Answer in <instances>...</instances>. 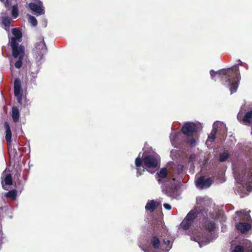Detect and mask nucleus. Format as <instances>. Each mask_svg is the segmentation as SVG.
I'll return each instance as SVG.
<instances>
[{
  "label": "nucleus",
  "instance_id": "obj_24",
  "mask_svg": "<svg viewBox=\"0 0 252 252\" xmlns=\"http://www.w3.org/2000/svg\"><path fill=\"white\" fill-rule=\"evenodd\" d=\"M11 16L14 19H16L18 17L19 15V9L18 8L17 5H14L12 7V9L11 11Z\"/></svg>",
  "mask_w": 252,
  "mask_h": 252
},
{
  "label": "nucleus",
  "instance_id": "obj_7",
  "mask_svg": "<svg viewBox=\"0 0 252 252\" xmlns=\"http://www.w3.org/2000/svg\"><path fill=\"white\" fill-rule=\"evenodd\" d=\"M173 181L174 180L172 179L169 180V182L164 183L161 185L162 191L168 196L172 198L179 199L180 193L178 188L173 186L172 183Z\"/></svg>",
  "mask_w": 252,
  "mask_h": 252
},
{
  "label": "nucleus",
  "instance_id": "obj_21",
  "mask_svg": "<svg viewBox=\"0 0 252 252\" xmlns=\"http://www.w3.org/2000/svg\"><path fill=\"white\" fill-rule=\"evenodd\" d=\"M11 116L14 123H17L19 120L20 112L17 107H13L11 111Z\"/></svg>",
  "mask_w": 252,
  "mask_h": 252
},
{
  "label": "nucleus",
  "instance_id": "obj_26",
  "mask_svg": "<svg viewBox=\"0 0 252 252\" xmlns=\"http://www.w3.org/2000/svg\"><path fill=\"white\" fill-rule=\"evenodd\" d=\"M17 192L15 189H12L9 191L6 195L7 197H10L13 199L16 198Z\"/></svg>",
  "mask_w": 252,
  "mask_h": 252
},
{
  "label": "nucleus",
  "instance_id": "obj_42",
  "mask_svg": "<svg viewBox=\"0 0 252 252\" xmlns=\"http://www.w3.org/2000/svg\"><path fill=\"white\" fill-rule=\"evenodd\" d=\"M4 0H0V1H1V2H3V1H4Z\"/></svg>",
  "mask_w": 252,
  "mask_h": 252
},
{
  "label": "nucleus",
  "instance_id": "obj_17",
  "mask_svg": "<svg viewBox=\"0 0 252 252\" xmlns=\"http://www.w3.org/2000/svg\"><path fill=\"white\" fill-rule=\"evenodd\" d=\"M7 13L6 11H2L0 14V20H1V26L6 31H9L10 25L11 22V19L7 15Z\"/></svg>",
  "mask_w": 252,
  "mask_h": 252
},
{
  "label": "nucleus",
  "instance_id": "obj_23",
  "mask_svg": "<svg viewBox=\"0 0 252 252\" xmlns=\"http://www.w3.org/2000/svg\"><path fill=\"white\" fill-rule=\"evenodd\" d=\"M12 33L14 37L12 38H15L16 41L19 40L22 36V32L20 30L17 28H13L12 29Z\"/></svg>",
  "mask_w": 252,
  "mask_h": 252
},
{
  "label": "nucleus",
  "instance_id": "obj_20",
  "mask_svg": "<svg viewBox=\"0 0 252 252\" xmlns=\"http://www.w3.org/2000/svg\"><path fill=\"white\" fill-rule=\"evenodd\" d=\"M158 202L155 201L154 200H149L145 206V209L146 210H149L150 212H153L158 207Z\"/></svg>",
  "mask_w": 252,
  "mask_h": 252
},
{
  "label": "nucleus",
  "instance_id": "obj_6",
  "mask_svg": "<svg viewBox=\"0 0 252 252\" xmlns=\"http://www.w3.org/2000/svg\"><path fill=\"white\" fill-rule=\"evenodd\" d=\"M47 52V48L43 38L36 43L33 49V53L38 65L41 64L44 60V56Z\"/></svg>",
  "mask_w": 252,
  "mask_h": 252
},
{
  "label": "nucleus",
  "instance_id": "obj_22",
  "mask_svg": "<svg viewBox=\"0 0 252 252\" xmlns=\"http://www.w3.org/2000/svg\"><path fill=\"white\" fill-rule=\"evenodd\" d=\"M4 184L2 182V186L3 189H6L5 186H10L12 184V177L10 174H7L4 180Z\"/></svg>",
  "mask_w": 252,
  "mask_h": 252
},
{
  "label": "nucleus",
  "instance_id": "obj_13",
  "mask_svg": "<svg viewBox=\"0 0 252 252\" xmlns=\"http://www.w3.org/2000/svg\"><path fill=\"white\" fill-rule=\"evenodd\" d=\"M196 131V126L193 123L188 122L184 124L182 128V131L185 135L192 136Z\"/></svg>",
  "mask_w": 252,
  "mask_h": 252
},
{
  "label": "nucleus",
  "instance_id": "obj_33",
  "mask_svg": "<svg viewBox=\"0 0 252 252\" xmlns=\"http://www.w3.org/2000/svg\"><path fill=\"white\" fill-rule=\"evenodd\" d=\"M189 145L191 147H193L195 145L196 141L194 138H191L189 142Z\"/></svg>",
  "mask_w": 252,
  "mask_h": 252
},
{
  "label": "nucleus",
  "instance_id": "obj_36",
  "mask_svg": "<svg viewBox=\"0 0 252 252\" xmlns=\"http://www.w3.org/2000/svg\"><path fill=\"white\" fill-rule=\"evenodd\" d=\"M243 107V106H242V107H241V110H240L238 114V115H237L238 119H239L243 115V113H242Z\"/></svg>",
  "mask_w": 252,
  "mask_h": 252
},
{
  "label": "nucleus",
  "instance_id": "obj_41",
  "mask_svg": "<svg viewBox=\"0 0 252 252\" xmlns=\"http://www.w3.org/2000/svg\"><path fill=\"white\" fill-rule=\"evenodd\" d=\"M15 147L18 148V145L16 144L15 147H14V149L15 150Z\"/></svg>",
  "mask_w": 252,
  "mask_h": 252
},
{
  "label": "nucleus",
  "instance_id": "obj_40",
  "mask_svg": "<svg viewBox=\"0 0 252 252\" xmlns=\"http://www.w3.org/2000/svg\"><path fill=\"white\" fill-rule=\"evenodd\" d=\"M238 62H239V64H240V65L242 64V62H241V61L240 60H238Z\"/></svg>",
  "mask_w": 252,
  "mask_h": 252
},
{
  "label": "nucleus",
  "instance_id": "obj_30",
  "mask_svg": "<svg viewBox=\"0 0 252 252\" xmlns=\"http://www.w3.org/2000/svg\"><path fill=\"white\" fill-rule=\"evenodd\" d=\"M145 171V169L143 167H142V169H141L140 167H137V172H136V176L137 177H139L141 176L143 172Z\"/></svg>",
  "mask_w": 252,
  "mask_h": 252
},
{
  "label": "nucleus",
  "instance_id": "obj_38",
  "mask_svg": "<svg viewBox=\"0 0 252 252\" xmlns=\"http://www.w3.org/2000/svg\"><path fill=\"white\" fill-rule=\"evenodd\" d=\"M195 155L194 154H191L189 156V160H191L193 159H194L195 158Z\"/></svg>",
  "mask_w": 252,
  "mask_h": 252
},
{
  "label": "nucleus",
  "instance_id": "obj_19",
  "mask_svg": "<svg viewBox=\"0 0 252 252\" xmlns=\"http://www.w3.org/2000/svg\"><path fill=\"white\" fill-rule=\"evenodd\" d=\"M4 127L5 129V140L8 144H10L11 139V131L9 124L5 122L4 123Z\"/></svg>",
  "mask_w": 252,
  "mask_h": 252
},
{
  "label": "nucleus",
  "instance_id": "obj_37",
  "mask_svg": "<svg viewBox=\"0 0 252 252\" xmlns=\"http://www.w3.org/2000/svg\"><path fill=\"white\" fill-rule=\"evenodd\" d=\"M4 5L5 7H8L9 6V0H6L4 2Z\"/></svg>",
  "mask_w": 252,
  "mask_h": 252
},
{
  "label": "nucleus",
  "instance_id": "obj_15",
  "mask_svg": "<svg viewBox=\"0 0 252 252\" xmlns=\"http://www.w3.org/2000/svg\"><path fill=\"white\" fill-rule=\"evenodd\" d=\"M212 183L211 178H205L204 176H201L196 181L195 184L198 188L203 189L209 188Z\"/></svg>",
  "mask_w": 252,
  "mask_h": 252
},
{
  "label": "nucleus",
  "instance_id": "obj_31",
  "mask_svg": "<svg viewBox=\"0 0 252 252\" xmlns=\"http://www.w3.org/2000/svg\"><path fill=\"white\" fill-rule=\"evenodd\" d=\"M39 68H38L37 69H36L35 71H31V76L32 77H33L34 78H36L37 76V74L39 71Z\"/></svg>",
  "mask_w": 252,
  "mask_h": 252
},
{
  "label": "nucleus",
  "instance_id": "obj_27",
  "mask_svg": "<svg viewBox=\"0 0 252 252\" xmlns=\"http://www.w3.org/2000/svg\"><path fill=\"white\" fill-rule=\"evenodd\" d=\"M140 154L141 153L139 154L138 156L136 158L135 160V164L137 168L140 167L142 165V157H141Z\"/></svg>",
  "mask_w": 252,
  "mask_h": 252
},
{
  "label": "nucleus",
  "instance_id": "obj_34",
  "mask_svg": "<svg viewBox=\"0 0 252 252\" xmlns=\"http://www.w3.org/2000/svg\"><path fill=\"white\" fill-rule=\"evenodd\" d=\"M163 207L165 209H166L168 210H170L171 209V206L169 204H168V203H164L163 204Z\"/></svg>",
  "mask_w": 252,
  "mask_h": 252
},
{
  "label": "nucleus",
  "instance_id": "obj_10",
  "mask_svg": "<svg viewBox=\"0 0 252 252\" xmlns=\"http://www.w3.org/2000/svg\"><path fill=\"white\" fill-rule=\"evenodd\" d=\"M231 252H252V242L248 239H243Z\"/></svg>",
  "mask_w": 252,
  "mask_h": 252
},
{
  "label": "nucleus",
  "instance_id": "obj_16",
  "mask_svg": "<svg viewBox=\"0 0 252 252\" xmlns=\"http://www.w3.org/2000/svg\"><path fill=\"white\" fill-rule=\"evenodd\" d=\"M162 229H164L162 222L161 221L154 220L149 228V231L152 232L154 235H158Z\"/></svg>",
  "mask_w": 252,
  "mask_h": 252
},
{
  "label": "nucleus",
  "instance_id": "obj_9",
  "mask_svg": "<svg viewBox=\"0 0 252 252\" xmlns=\"http://www.w3.org/2000/svg\"><path fill=\"white\" fill-rule=\"evenodd\" d=\"M12 48V55L14 58L24 57L25 48L23 45H19L15 38H12L10 43Z\"/></svg>",
  "mask_w": 252,
  "mask_h": 252
},
{
  "label": "nucleus",
  "instance_id": "obj_3",
  "mask_svg": "<svg viewBox=\"0 0 252 252\" xmlns=\"http://www.w3.org/2000/svg\"><path fill=\"white\" fill-rule=\"evenodd\" d=\"M211 201L208 197H197V206L187 214L185 219L180 224V227L184 230H186L191 226L196 218H199L200 219V215L204 217L206 216L205 211L202 210V208L206 206L208 203H210Z\"/></svg>",
  "mask_w": 252,
  "mask_h": 252
},
{
  "label": "nucleus",
  "instance_id": "obj_29",
  "mask_svg": "<svg viewBox=\"0 0 252 252\" xmlns=\"http://www.w3.org/2000/svg\"><path fill=\"white\" fill-rule=\"evenodd\" d=\"M18 60L15 63V66L17 68H20L21 67L22 65V60L23 59V57H19V58H18Z\"/></svg>",
  "mask_w": 252,
  "mask_h": 252
},
{
  "label": "nucleus",
  "instance_id": "obj_8",
  "mask_svg": "<svg viewBox=\"0 0 252 252\" xmlns=\"http://www.w3.org/2000/svg\"><path fill=\"white\" fill-rule=\"evenodd\" d=\"M221 130L222 132L227 131V128L225 124L221 122L216 121L214 123L211 133L208 135L207 142H213L216 138V135L218 130Z\"/></svg>",
  "mask_w": 252,
  "mask_h": 252
},
{
  "label": "nucleus",
  "instance_id": "obj_18",
  "mask_svg": "<svg viewBox=\"0 0 252 252\" xmlns=\"http://www.w3.org/2000/svg\"><path fill=\"white\" fill-rule=\"evenodd\" d=\"M29 6L37 15L44 14L45 10L41 1H39L37 3L31 2L29 4Z\"/></svg>",
  "mask_w": 252,
  "mask_h": 252
},
{
  "label": "nucleus",
  "instance_id": "obj_5",
  "mask_svg": "<svg viewBox=\"0 0 252 252\" xmlns=\"http://www.w3.org/2000/svg\"><path fill=\"white\" fill-rule=\"evenodd\" d=\"M249 211L246 212L245 210L237 211L236 214L238 216V219L236 220H243L246 222H239L236 224V228L241 233H247L251 228L252 225L250 223V221H252V218L249 214Z\"/></svg>",
  "mask_w": 252,
  "mask_h": 252
},
{
  "label": "nucleus",
  "instance_id": "obj_32",
  "mask_svg": "<svg viewBox=\"0 0 252 252\" xmlns=\"http://www.w3.org/2000/svg\"><path fill=\"white\" fill-rule=\"evenodd\" d=\"M176 135L175 134H171L170 136V141L172 144H174V141L176 138Z\"/></svg>",
  "mask_w": 252,
  "mask_h": 252
},
{
  "label": "nucleus",
  "instance_id": "obj_2",
  "mask_svg": "<svg viewBox=\"0 0 252 252\" xmlns=\"http://www.w3.org/2000/svg\"><path fill=\"white\" fill-rule=\"evenodd\" d=\"M210 73L212 79L214 81H216L215 77L218 74L220 78L221 82L229 88L231 94L236 92L241 79L239 68L237 64L234 65L231 68L222 69L218 71L211 69Z\"/></svg>",
  "mask_w": 252,
  "mask_h": 252
},
{
  "label": "nucleus",
  "instance_id": "obj_12",
  "mask_svg": "<svg viewBox=\"0 0 252 252\" xmlns=\"http://www.w3.org/2000/svg\"><path fill=\"white\" fill-rule=\"evenodd\" d=\"M14 94L20 105L22 104L23 92L21 88V81L19 78H16L14 81Z\"/></svg>",
  "mask_w": 252,
  "mask_h": 252
},
{
  "label": "nucleus",
  "instance_id": "obj_4",
  "mask_svg": "<svg viewBox=\"0 0 252 252\" xmlns=\"http://www.w3.org/2000/svg\"><path fill=\"white\" fill-rule=\"evenodd\" d=\"M151 244L152 245L154 250L152 248H144L142 250L144 252H155L157 250H160L168 252L172 247V244L170 240L163 239L160 240L159 238L155 236L151 238Z\"/></svg>",
  "mask_w": 252,
  "mask_h": 252
},
{
  "label": "nucleus",
  "instance_id": "obj_11",
  "mask_svg": "<svg viewBox=\"0 0 252 252\" xmlns=\"http://www.w3.org/2000/svg\"><path fill=\"white\" fill-rule=\"evenodd\" d=\"M159 157L157 154L148 155L143 158L144 165L148 168H156L158 165V161Z\"/></svg>",
  "mask_w": 252,
  "mask_h": 252
},
{
  "label": "nucleus",
  "instance_id": "obj_1",
  "mask_svg": "<svg viewBox=\"0 0 252 252\" xmlns=\"http://www.w3.org/2000/svg\"><path fill=\"white\" fill-rule=\"evenodd\" d=\"M209 204L202 208V210L205 211L207 215L204 217L200 215V220H202L200 235L197 237H191V240L198 242L200 248L213 241L218 237V233L215 231L217 224L215 218V213L208 208Z\"/></svg>",
  "mask_w": 252,
  "mask_h": 252
},
{
  "label": "nucleus",
  "instance_id": "obj_35",
  "mask_svg": "<svg viewBox=\"0 0 252 252\" xmlns=\"http://www.w3.org/2000/svg\"><path fill=\"white\" fill-rule=\"evenodd\" d=\"M183 170V166L179 165L178 166L177 170L179 174L181 173Z\"/></svg>",
  "mask_w": 252,
  "mask_h": 252
},
{
  "label": "nucleus",
  "instance_id": "obj_39",
  "mask_svg": "<svg viewBox=\"0 0 252 252\" xmlns=\"http://www.w3.org/2000/svg\"><path fill=\"white\" fill-rule=\"evenodd\" d=\"M31 81L34 85H36V80H35V78H34L33 77H32L31 78Z\"/></svg>",
  "mask_w": 252,
  "mask_h": 252
},
{
  "label": "nucleus",
  "instance_id": "obj_28",
  "mask_svg": "<svg viewBox=\"0 0 252 252\" xmlns=\"http://www.w3.org/2000/svg\"><path fill=\"white\" fill-rule=\"evenodd\" d=\"M29 21L30 23L34 27L36 26L37 24V21L36 19L33 16H29Z\"/></svg>",
  "mask_w": 252,
  "mask_h": 252
},
{
  "label": "nucleus",
  "instance_id": "obj_25",
  "mask_svg": "<svg viewBox=\"0 0 252 252\" xmlns=\"http://www.w3.org/2000/svg\"><path fill=\"white\" fill-rule=\"evenodd\" d=\"M229 158V154L228 152L224 151L222 153L220 154L219 160L220 162H223L225 161Z\"/></svg>",
  "mask_w": 252,
  "mask_h": 252
},
{
  "label": "nucleus",
  "instance_id": "obj_14",
  "mask_svg": "<svg viewBox=\"0 0 252 252\" xmlns=\"http://www.w3.org/2000/svg\"><path fill=\"white\" fill-rule=\"evenodd\" d=\"M156 179L159 184H164L171 180L167 177V168L163 167L158 171L156 175Z\"/></svg>",
  "mask_w": 252,
  "mask_h": 252
}]
</instances>
